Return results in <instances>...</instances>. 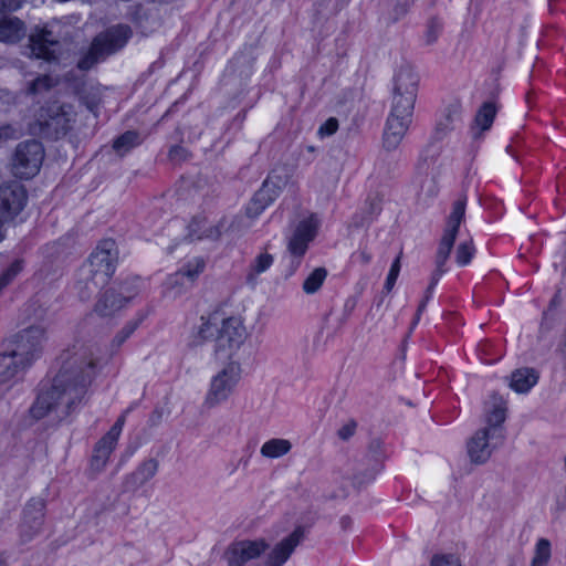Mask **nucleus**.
I'll use <instances>...</instances> for the list:
<instances>
[{
	"mask_svg": "<svg viewBox=\"0 0 566 566\" xmlns=\"http://www.w3.org/2000/svg\"><path fill=\"white\" fill-rule=\"evenodd\" d=\"M116 443V440L108 439V436L106 434L96 443L94 454L92 457V468L95 471H101L105 467Z\"/></svg>",
	"mask_w": 566,
	"mask_h": 566,
	"instance_id": "393cba45",
	"label": "nucleus"
},
{
	"mask_svg": "<svg viewBox=\"0 0 566 566\" xmlns=\"http://www.w3.org/2000/svg\"><path fill=\"white\" fill-rule=\"evenodd\" d=\"M317 226V220L314 217L298 223L287 245L293 256L302 258L305 254L308 243L316 237Z\"/></svg>",
	"mask_w": 566,
	"mask_h": 566,
	"instance_id": "2eb2a0df",
	"label": "nucleus"
},
{
	"mask_svg": "<svg viewBox=\"0 0 566 566\" xmlns=\"http://www.w3.org/2000/svg\"><path fill=\"white\" fill-rule=\"evenodd\" d=\"M411 116L399 115L389 113L382 135V146L386 150L391 151L397 149L402 138L405 137Z\"/></svg>",
	"mask_w": 566,
	"mask_h": 566,
	"instance_id": "4468645a",
	"label": "nucleus"
},
{
	"mask_svg": "<svg viewBox=\"0 0 566 566\" xmlns=\"http://www.w3.org/2000/svg\"><path fill=\"white\" fill-rule=\"evenodd\" d=\"M188 281L185 279V274L177 271L176 273L168 276L165 282L167 292L174 293L175 295L180 294L182 291L190 287Z\"/></svg>",
	"mask_w": 566,
	"mask_h": 566,
	"instance_id": "4c0bfd02",
	"label": "nucleus"
},
{
	"mask_svg": "<svg viewBox=\"0 0 566 566\" xmlns=\"http://www.w3.org/2000/svg\"><path fill=\"white\" fill-rule=\"evenodd\" d=\"M349 522H350L349 517H344V518L342 520V524H343L344 526H346Z\"/></svg>",
	"mask_w": 566,
	"mask_h": 566,
	"instance_id": "13d9d810",
	"label": "nucleus"
},
{
	"mask_svg": "<svg viewBox=\"0 0 566 566\" xmlns=\"http://www.w3.org/2000/svg\"><path fill=\"white\" fill-rule=\"evenodd\" d=\"M537 380L538 374L535 369L524 367L512 373L510 387L518 394H525L536 385Z\"/></svg>",
	"mask_w": 566,
	"mask_h": 566,
	"instance_id": "4be33fe9",
	"label": "nucleus"
},
{
	"mask_svg": "<svg viewBox=\"0 0 566 566\" xmlns=\"http://www.w3.org/2000/svg\"><path fill=\"white\" fill-rule=\"evenodd\" d=\"M475 253V248L472 239L461 242L457 247L455 261L460 266L468 265Z\"/></svg>",
	"mask_w": 566,
	"mask_h": 566,
	"instance_id": "e433bc0d",
	"label": "nucleus"
},
{
	"mask_svg": "<svg viewBox=\"0 0 566 566\" xmlns=\"http://www.w3.org/2000/svg\"><path fill=\"white\" fill-rule=\"evenodd\" d=\"M45 339V329L41 326L21 331L12 340V348L1 355L0 366L4 368L2 375L6 378L13 377L18 369L30 365L42 350Z\"/></svg>",
	"mask_w": 566,
	"mask_h": 566,
	"instance_id": "f03ea898",
	"label": "nucleus"
},
{
	"mask_svg": "<svg viewBox=\"0 0 566 566\" xmlns=\"http://www.w3.org/2000/svg\"><path fill=\"white\" fill-rule=\"evenodd\" d=\"M355 429H356L355 422L347 423L338 430V437L343 440H347L348 438H350L354 434Z\"/></svg>",
	"mask_w": 566,
	"mask_h": 566,
	"instance_id": "3c124183",
	"label": "nucleus"
},
{
	"mask_svg": "<svg viewBox=\"0 0 566 566\" xmlns=\"http://www.w3.org/2000/svg\"><path fill=\"white\" fill-rule=\"evenodd\" d=\"M97 347L75 343L60 356L61 368L49 389L42 391L30 409L34 419L50 413L62 419L70 415L72 407L80 402L95 375Z\"/></svg>",
	"mask_w": 566,
	"mask_h": 566,
	"instance_id": "f257e3e1",
	"label": "nucleus"
},
{
	"mask_svg": "<svg viewBox=\"0 0 566 566\" xmlns=\"http://www.w3.org/2000/svg\"><path fill=\"white\" fill-rule=\"evenodd\" d=\"M135 22L140 32L147 35L160 27L161 20L157 10L138 8L135 12Z\"/></svg>",
	"mask_w": 566,
	"mask_h": 566,
	"instance_id": "b1692460",
	"label": "nucleus"
},
{
	"mask_svg": "<svg viewBox=\"0 0 566 566\" xmlns=\"http://www.w3.org/2000/svg\"><path fill=\"white\" fill-rule=\"evenodd\" d=\"M269 547L264 538L234 541L224 549L223 558L227 566H244L250 560L259 558Z\"/></svg>",
	"mask_w": 566,
	"mask_h": 566,
	"instance_id": "9d476101",
	"label": "nucleus"
},
{
	"mask_svg": "<svg viewBox=\"0 0 566 566\" xmlns=\"http://www.w3.org/2000/svg\"><path fill=\"white\" fill-rule=\"evenodd\" d=\"M125 422V417L120 416L117 421L114 423V426L109 429V431L106 433L108 436V439L118 440V437L122 432L123 426Z\"/></svg>",
	"mask_w": 566,
	"mask_h": 566,
	"instance_id": "09e8293b",
	"label": "nucleus"
},
{
	"mask_svg": "<svg viewBox=\"0 0 566 566\" xmlns=\"http://www.w3.org/2000/svg\"><path fill=\"white\" fill-rule=\"evenodd\" d=\"M292 181V176L285 168L274 169L268 179L264 181L272 190H276L277 193L284 187Z\"/></svg>",
	"mask_w": 566,
	"mask_h": 566,
	"instance_id": "473e14b6",
	"label": "nucleus"
},
{
	"mask_svg": "<svg viewBox=\"0 0 566 566\" xmlns=\"http://www.w3.org/2000/svg\"><path fill=\"white\" fill-rule=\"evenodd\" d=\"M292 449V443L286 439H271L263 443L260 453L264 458L276 459L287 454Z\"/></svg>",
	"mask_w": 566,
	"mask_h": 566,
	"instance_id": "a878e982",
	"label": "nucleus"
},
{
	"mask_svg": "<svg viewBox=\"0 0 566 566\" xmlns=\"http://www.w3.org/2000/svg\"><path fill=\"white\" fill-rule=\"evenodd\" d=\"M277 195L276 190H272L269 185L263 182V186L255 192L252 200L254 201V205L260 203L268 207L277 197Z\"/></svg>",
	"mask_w": 566,
	"mask_h": 566,
	"instance_id": "ea45409f",
	"label": "nucleus"
},
{
	"mask_svg": "<svg viewBox=\"0 0 566 566\" xmlns=\"http://www.w3.org/2000/svg\"><path fill=\"white\" fill-rule=\"evenodd\" d=\"M467 198L461 197L453 202L452 211L447 220L443 235L440 239L439 248L436 254V270L432 274L430 285L427 289L424 300L419 304L417 313L421 314L430 297L431 291L439 281L440 276L446 272L444 265L454 247L460 226L465 216Z\"/></svg>",
	"mask_w": 566,
	"mask_h": 566,
	"instance_id": "7ed1b4c3",
	"label": "nucleus"
},
{
	"mask_svg": "<svg viewBox=\"0 0 566 566\" xmlns=\"http://www.w3.org/2000/svg\"><path fill=\"white\" fill-rule=\"evenodd\" d=\"M55 83L49 75H41L29 83L28 93L40 94L49 91Z\"/></svg>",
	"mask_w": 566,
	"mask_h": 566,
	"instance_id": "58836bf2",
	"label": "nucleus"
},
{
	"mask_svg": "<svg viewBox=\"0 0 566 566\" xmlns=\"http://www.w3.org/2000/svg\"><path fill=\"white\" fill-rule=\"evenodd\" d=\"M266 207L256 203L254 205V201L251 200L250 203L247 207V216L251 219L256 218Z\"/></svg>",
	"mask_w": 566,
	"mask_h": 566,
	"instance_id": "8fccbe9b",
	"label": "nucleus"
},
{
	"mask_svg": "<svg viewBox=\"0 0 566 566\" xmlns=\"http://www.w3.org/2000/svg\"><path fill=\"white\" fill-rule=\"evenodd\" d=\"M496 114L495 105L492 103H484L475 116V124L481 128V132L488 130L494 120Z\"/></svg>",
	"mask_w": 566,
	"mask_h": 566,
	"instance_id": "2f4dec72",
	"label": "nucleus"
},
{
	"mask_svg": "<svg viewBox=\"0 0 566 566\" xmlns=\"http://www.w3.org/2000/svg\"><path fill=\"white\" fill-rule=\"evenodd\" d=\"M44 502L42 500H31L23 512L21 523V537L23 541L32 539L41 530L44 520Z\"/></svg>",
	"mask_w": 566,
	"mask_h": 566,
	"instance_id": "dca6fc26",
	"label": "nucleus"
},
{
	"mask_svg": "<svg viewBox=\"0 0 566 566\" xmlns=\"http://www.w3.org/2000/svg\"><path fill=\"white\" fill-rule=\"evenodd\" d=\"M419 78L408 66L400 67L394 76L392 94L417 98Z\"/></svg>",
	"mask_w": 566,
	"mask_h": 566,
	"instance_id": "a211bd4d",
	"label": "nucleus"
},
{
	"mask_svg": "<svg viewBox=\"0 0 566 566\" xmlns=\"http://www.w3.org/2000/svg\"><path fill=\"white\" fill-rule=\"evenodd\" d=\"M273 263V256L269 253L259 254L251 264L250 272L247 275L248 283L254 284L258 274L266 271Z\"/></svg>",
	"mask_w": 566,
	"mask_h": 566,
	"instance_id": "7c9ffc66",
	"label": "nucleus"
},
{
	"mask_svg": "<svg viewBox=\"0 0 566 566\" xmlns=\"http://www.w3.org/2000/svg\"><path fill=\"white\" fill-rule=\"evenodd\" d=\"M27 202V192L17 181L0 185V219L3 222L18 216Z\"/></svg>",
	"mask_w": 566,
	"mask_h": 566,
	"instance_id": "9b49d317",
	"label": "nucleus"
},
{
	"mask_svg": "<svg viewBox=\"0 0 566 566\" xmlns=\"http://www.w3.org/2000/svg\"><path fill=\"white\" fill-rule=\"evenodd\" d=\"M22 270L21 261H14L0 276V292L12 282V280Z\"/></svg>",
	"mask_w": 566,
	"mask_h": 566,
	"instance_id": "a19ab883",
	"label": "nucleus"
},
{
	"mask_svg": "<svg viewBox=\"0 0 566 566\" xmlns=\"http://www.w3.org/2000/svg\"><path fill=\"white\" fill-rule=\"evenodd\" d=\"M420 315H421V314L416 313L415 319H413V322H412V324H411V329H412V328L416 326V324L418 323V321H419V318H420Z\"/></svg>",
	"mask_w": 566,
	"mask_h": 566,
	"instance_id": "4d7b16f0",
	"label": "nucleus"
},
{
	"mask_svg": "<svg viewBox=\"0 0 566 566\" xmlns=\"http://www.w3.org/2000/svg\"><path fill=\"white\" fill-rule=\"evenodd\" d=\"M3 224H4L3 220H2V219H0V242H1V241L4 239V237H6L4 229H3Z\"/></svg>",
	"mask_w": 566,
	"mask_h": 566,
	"instance_id": "6e6d98bb",
	"label": "nucleus"
},
{
	"mask_svg": "<svg viewBox=\"0 0 566 566\" xmlns=\"http://www.w3.org/2000/svg\"><path fill=\"white\" fill-rule=\"evenodd\" d=\"M219 235H220V233H219V231L217 229H209V231H207V230L199 231L198 235H197V239L218 238Z\"/></svg>",
	"mask_w": 566,
	"mask_h": 566,
	"instance_id": "864d4df0",
	"label": "nucleus"
},
{
	"mask_svg": "<svg viewBox=\"0 0 566 566\" xmlns=\"http://www.w3.org/2000/svg\"><path fill=\"white\" fill-rule=\"evenodd\" d=\"M241 374L240 363L231 359L211 378L205 403L212 408L226 401L234 391L241 379Z\"/></svg>",
	"mask_w": 566,
	"mask_h": 566,
	"instance_id": "0eeeda50",
	"label": "nucleus"
},
{
	"mask_svg": "<svg viewBox=\"0 0 566 566\" xmlns=\"http://www.w3.org/2000/svg\"><path fill=\"white\" fill-rule=\"evenodd\" d=\"M136 329V324L129 323L124 326L114 337L113 346L119 347Z\"/></svg>",
	"mask_w": 566,
	"mask_h": 566,
	"instance_id": "a18cd8bd",
	"label": "nucleus"
},
{
	"mask_svg": "<svg viewBox=\"0 0 566 566\" xmlns=\"http://www.w3.org/2000/svg\"><path fill=\"white\" fill-rule=\"evenodd\" d=\"M506 419V406L500 398L495 399L492 410L486 416V427L484 430L491 432L493 440H503L502 424Z\"/></svg>",
	"mask_w": 566,
	"mask_h": 566,
	"instance_id": "aec40b11",
	"label": "nucleus"
},
{
	"mask_svg": "<svg viewBox=\"0 0 566 566\" xmlns=\"http://www.w3.org/2000/svg\"><path fill=\"white\" fill-rule=\"evenodd\" d=\"M102 285L103 284H96V275L85 274L84 269L81 270L77 289L82 300H88Z\"/></svg>",
	"mask_w": 566,
	"mask_h": 566,
	"instance_id": "c85d7f7f",
	"label": "nucleus"
},
{
	"mask_svg": "<svg viewBox=\"0 0 566 566\" xmlns=\"http://www.w3.org/2000/svg\"><path fill=\"white\" fill-rule=\"evenodd\" d=\"M431 566H461L460 559L454 555H436L431 559Z\"/></svg>",
	"mask_w": 566,
	"mask_h": 566,
	"instance_id": "c03bdc74",
	"label": "nucleus"
},
{
	"mask_svg": "<svg viewBox=\"0 0 566 566\" xmlns=\"http://www.w3.org/2000/svg\"><path fill=\"white\" fill-rule=\"evenodd\" d=\"M552 557L551 542L547 538H539L535 545L534 556L531 566H547Z\"/></svg>",
	"mask_w": 566,
	"mask_h": 566,
	"instance_id": "c756f323",
	"label": "nucleus"
},
{
	"mask_svg": "<svg viewBox=\"0 0 566 566\" xmlns=\"http://www.w3.org/2000/svg\"><path fill=\"white\" fill-rule=\"evenodd\" d=\"M157 469L158 462L155 459H148L137 468L129 480L135 486L143 485L156 474Z\"/></svg>",
	"mask_w": 566,
	"mask_h": 566,
	"instance_id": "cd10ccee",
	"label": "nucleus"
},
{
	"mask_svg": "<svg viewBox=\"0 0 566 566\" xmlns=\"http://www.w3.org/2000/svg\"><path fill=\"white\" fill-rule=\"evenodd\" d=\"M201 223H205V219H198V226H200Z\"/></svg>",
	"mask_w": 566,
	"mask_h": 566,
	"instance_id": "bf43d9fd",
	"label": "nucleus"
},
{
	"mask_svg": "<svg viewBox=\"0 0 566 566\" xmlns=\"http://www.w3.org/2000/svg\"><path fill=\"white\" fill-rule=\"evenodd\" d=\"M400 260H401V253H399V255L396 258V260L394 261L391 268H390V271H389V274L387 276V280H386V283H385V291L387 293H389L394 286H395V283L397 281V277L399 275V272H400Z\"/></svg>",
	"mask_w": 566,
	"mask_h": 566,
	"instance_id": "37998d69",
	"label": "nucleus"
},
{
	"mask_svg": "<svg viewBox=\"0 0 566 566\" xmlns=\"http://www.w3.org/2000/svg\"><path fill=\"white\" fill-rule=\"evenodd\" d=\"M326 275L327 272L324 268L315 269L303 283L304 292L307 294L317 292L326 279Z\"/></svg>",
	"mask_w": 566,
	"mask_h": 566,
	"instance_id": "c9c22d12",
	"label": "nucleus"
},
{
	"mask_svg": "<svg viewBox=\"0 0 566 566\" xmlns=\"http://www.w3.org/2000/svg\"><path fill=\"white\" fill-rule=\"evenodd\" d=\"M198 334L203 340L213 338L216 353L228 354L230 359H232L234 350L239 349L248 337L242 319L234 316L222 319L220 326L209 318L207 322H202Z\"/></svg>",
	"mask_w": 566,
	"mask_h": 566,
	"instance_id": "20e7f679",
	"label": "nucleus"
},
{
	"mask_svg": "<svg viewBox=\"0 0 566 566\" xmlns=\"http://www.w3.org/2000/svg\"><path fill=\"white\" fill-rule=\"evenodd\" d=\"M87 107L90 108V111L94 109V105L93 104H88Z\"/></svg>",
	"mask_w": 566,
	"mask_h": 566,
	"instance_id": "052dcab7",
	"label": "nucleus"
},
{
	"mask_svg": "<svg viewBox=\"0 0 566 566\" xmlns=\"http://www.w3.org/2000/svg\"><path fill=\"white\" fill-rule=\"evenodd\" d=\"M73 120L72 106L54 101L40 107L35 115L33 130L43 138L55 140L67 134Z\"/></svg>",
	"mask_w": 566,
	"mask_h": 566,
	"instance_id": "39448f33",
	"label": "nucleus"
},
{
	"mask_svg": "<svg viewBox=\"0 0 566 566\" xmlns=\"http://www.w3.org/2000/svg\"><path fill=\"white\" fill-rule=\"evenodd\" d=\"M303 537V530L301 527L295 528L289 536L274 545L264 560V566H283Z\"/></svg>",
	"mask_w": 566,
	"mask_h": 566,
	"instance_id": "ddd939ff",
	"label": "nucleus"
},
{
	"mask_svg": "<svg viewBox=\"0 0 566 566\" xmlns=\"http://www.w3.org/2000/svg\"><path fill=\"white\" fill-rule=\"evenodd\" d=\"M143 139L140 138V135L136 130H127L120 136H118L113 142V149L119 155L124 156L129 150L135 148L136 146L140 145Z\"/></svg>",
	"mask_w": 566,
	"mask_h": 566,
	"instance_id": "bb28decb",
	"label": "nucleus"
},
{
	"mask_svg": "<svg viewBox=\"0 0 566 566\" xmlns=\"http://www.w3.org/2000/svg\"><path fill=\"white\" fill-rule=\"evenodd\" d=\"M51 35V31L45 29L30 34V54L36 59H43L45 61L56 60L59 42L52 39Z\"/></svg>",
	"mask_w": 566,
	"mask_h": 566,
	"instance_id": "f3484780",
	"label": "nucleus"
},
{
	"mask_svg": "<svg viewBox=\"0 0 566 566\" xmlns=\"http://www.w3.org/2000/svg\"><path fill=\"white\" fill-rule=\"evenodd\" d=\"M130 35L132 30L127 24L113 25L101 32L94 38L88 52L77 62L78 69L90 70L99 60L122 49Z\"/></svg>",
	"mask_w": 566,
	"mask_h": 566,
	"instance_id": "423d86ee",
	"label": "nucleus"
},
{
	"mask_svg": "<svg viewBox=\"0 0 566 566\" xmlns=\"http://www.w3.org/2000/svg\"><path fill=\"white\" fill-rule=\"evenodd\" d=\"M369 452L373 455L375 464H374L373 469L368 471V473H366V474L359 473L355 476V482L358 485H361L364 483H367V482L374 480L376 474L382 468V461L385 459V454L382 451V444L379 440H374L370 442Z\"/></svg>",
	"mask_w": 566,
	"mask_h": 566,
	"instance_id": "5701e85b",
	"label": "nucleus"
},
{
	"mask_svg": "<svg viewBox=\"0 0 566 566\" xmlns=\"http://www.w3.org/2000/svg\"><path fill=\"white\" fill-rule=\"evenodd\" d=\"M189 156H190V154L182 146L177 145V146L171 147L169 150L170 160H172L174 163H177V164L187 160L189 158Z\"/></svg>",
	"mask_w": 566,
	"mask_h": 566,
	"instance_id": "49530a36",
	"label": "nucleus"
},
{
	"mask_svg": "<svg viewBox=\"0 0 566 566\" xmlns=\"http://www.w3.org/2000/svg\"><path fill=\"white\" fill-rule=\"evenodd\" d=\"M205 268L206 260L198 256L189 261L179 272L185 274V279L188 281L189 285H192L199 274L203 272Z\"/></svg>",
	"mask_w": 566,
	"mask_h": 566,
	"instance_id": "f704fd0d",
	"label": "nucleus"
},
{
	"mask_svg": "<svg viewBox=\"0 0 566 566\" xmlns=\"http://www.w3.org/2000/svg\"><path fill=\"white\" fill-rule=\"evenodd\" d=\"M442 30V23L437 19H430L427 25L426 31V42L427 44H433L437 42L439 34Z\"/></svg>",
	"mask_w": 566,
	"mask_h": 566,
	"instance_id": "79ce46f5",
	"label": "nucleus"
},
{
	"mask_svg": "<svg viewBox=\"0 0 566 566\" xmlns=\"http://www.w3.org/2000/svg\"><path fill=\"white\" fill-rule=\"evenodd\" d=\"M117 262V248L112 239L103 240L91 254L85 274L96 275V284H105L113 275Z\"/></svg>",
	"mask_w": 566,
	"mask_h": 566,
	"instance_id": "1a4fd4ad",
	"label": "nucleus"
},
{
	"mask_svg": "<svg viewBox=\"0 0 566 566\" xmlns=\"http://www.w3.org/2000/svg\"><path fill=\"white\" fill-rule=\"evenodd\" d=\"M130 296H124L114 289L106 290L95 304V312L101 316H111L119 311Z\"/></svg>",
	"mask_w": 566,
	"mask_h": 566,
	"instance_id": "6ab92c4d",
	"label": "nucleus"
},
{
	"mask_svg": "<svg viewBox=\"0 0 566 566\" xmlns=\"http://www.w3.org/2000/svg\"><path fill=\"white\" fill-rule=\"evenodd\" d=\"M502 440H493L491 432L479 429L468 441V454L471 462L481 464L485 463L492 455L493 450Z\"/></svg>",
	"mask_w": 566,
	"mask_h": 566,
	"instance_id": "f8f14e48",
	"label": "nucleus"
},
{
	"mask_svg": "<svg viewBox=\"0 0 566 566\" xmlns=\"http://www.w3.org/2000/svg\"><path fill=\"white\" fill-rule=\"evenodd\" d=\"M337 128L338 120L334 117H331L319 127L318 133L321 136H331L336 133Z\"/></svg>",
	"mask_w": 566,
	"mask_h": 566,
	"instance_id": "de8ad7c7",
	"label": "nucleus"
},
{
	"mask_svg": "<svg viewBox=\"0 0 566 566\" xmlns=\"http://www.w3.org/2000/svg\"><path fill=\"white\" fill-rule=\"evenodd\" d=\"M359 258L364 264L369 263L371 260V255L368 252H366L365 250L360 251Z\"/></svg>",
	"mask_w": 566,
	"mask_h": 566,
	"instance_id": "5fc2aeb1",
	"label": "nucleus"
},
{
	"mask_svg": "<svg viewBox=\"0 0 566 566\" xmlns=\"http://www.w3.org/2000/svg\"><path fill=\"white\" fill-rule=\"evenodd\" d=\"M25 35L24 23L15 17H0V42L15 43Z\"/></svg>",
	"mask_w": 566,
	"mask_h": 566,
	"instance_id": "412c9836",
	"label": "nucleus"
},
{
	"mask_svg": "<svg viewBox=\"0 0 566 566\" xmlns=\"http://www.w3.org/2000/svg\"><path fill=\"white\" fill-rule=\"evenodd\" d=\"M44 159V149L38 140L18 144L11 160V170L15 177L29 179L34 177Z\"/></svg>",
	"mask_w": 566,
	"mask_h": 566,
	"instance_id": "6e6552de",
	"label": "nucleus"
},
{
	"mask_svg": "<svg viewBox=\"0 0 566 566\" xmlns=\"http://www.w3.org/2000/svg\"><path fill=\"white\" fill-rule=\"evenodd\" d=\"M24 0H0V11H13L21 7Z\"/></svg>",
	"mask_w": 566,
	"mask_h": 566,
	"instance_id": "603ef678",
	"label": "nucleus"
},
{
	"mask_svg": "<svg viewBox=\"0 0 566 566\" xmlns=\"http://www.w3.org/2000/svg\"><path fill=\"white\" fill-rule=\"evenodd\" d=\"M416 98H407L392 94L390 112L412 117Z\"/></svg>",
	"mask_w": 566,
	"mask_h": 566,
	"instance_id": "72a5a7b5",
	"label": "nucleus"
}]
</instances>
